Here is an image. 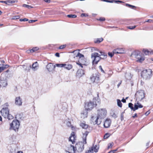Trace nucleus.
<instances>
[{
  "mask_svg": "<svg viewBox=\"0 0 153 153\" xmlns=\"http://www.w3.org/2000/svg\"><path fill=\"white\" fill-rule=\"evenodd\" d=\"M88 133V131H85L84 133H83L82 142H79L77 143L76 144L75 146L71 145V147L72 148L74 152L73 153H75L76 150L79 152H81L84 149V144L87 143V137Z\"/></svg>",
  "mask_w": 153,
  "mask_h": 153,
  "instance_id": "f257e3e1",
  "label": "nucleus"
},
{
  "mask_svg": "<svg viewBox=\"0 0 153 153\" xmlns=\"http://www.w3.org/2000/svg\"><path fill=\"white\" fill-rule=\"evenodd\" d=\"M97 98H94L92 101H90L89 102H87L85 104V107L87 110H91L95 106H96L97 104H100V101L97 100Z\"/></svg>",
  "mask_w": 153,
  "mask_h": 153,
  "instance_id": "f03ea898",
  "label": "nucleus"
},
{
  "mask_svg": "<svg viewBox=\"0 0 153 153\" xmlns=\"http://www.w3.org/2000/svg\"><path fill=\"white\" fill-rule=\"evenodd\" d=\"M152 71L151 69L143 70L141 72L142 77L146 80L150 79L152 75Z\"/></svg>",
  "mask_w": 153,
  "mask_h": 153,
  "instance_id": "7ed1b4c3",
  "label": "nucleus"
},
{
  "mask_svg": "<svg viewBox=\"0 0 153 153\" xmlns=\"http://www.w3.org/2000/svg\"><path fill=\"white\" fill-rule=\"evenodd\" d=\"M20 125V123L18 120H14L10 124L9 129L13 130L16 132L18 131Z\"/></svg>",
  "mask_w": 153,
  "mask_h": 153,
  "instance_id": "20e7f679",
  "label": "nucleus"
},
{
  "mask_svg": "<svg viewBox=\"0 0 153 153\" xmlns=\"http://www.w3.org/2000/svg\"><path fill=\"white\" fill-rule=\"evenodd\" d=\"M91 58L93 59L92 63L93 65L94 64L96 65L101 59V56L97 53H92L91 55Z\"/></svg>",
  "mask_w": 153,
  "mask_h": 153,
  "instance_id": "39448f33",
  "label": "nucleus"
},
{
  "mask_svg": "<svg viewBox=\"0 0 153 153\" xmlns=\"http://www.w3.org/2000/svg\"><path fill=\"white\" fill-rule=\"evenodd\" d=\"M136 101H141L145 97V93L143 90H141L137 91L135 94Z\"/></svg>",
  "mask_w": 153,
  "mask_h": 153,
  "instance_id": "423d86ee",
  "label": "nucleus"
},
{
  "mask_svg": "<svg viewBox=\"0 0 153 153\" xmlns=\"http://www.w3.org/2000/svg\"><path fill=\"white\" fill-rule=\"evenodd\" d=\"M76 57H78V62H77L76 63L80 65L81 68L83 67L82 63H84V56L83 54H82L79 52H78L77 55L76 56Z\"/></svg>",
  "mask_w": 153,
  "mask_h": 153,
  "instance_id": "0eeeda50",
  "label": "nucleus"
},
{
  "mask_svg": "<svg viewBox=\"0 0 153 153\" xmlns=\"http://www.w3.org/2000/svg\"><path fill=\"white\" fill-rule=\"evenodd\" d=\"M0 112L2 116L6 118V117L9 113V110L8 108L7 107L3 108L1 110Z\"/></svg>",
  "mask_w": 153,
  "mask_h": 153,
  "instance_id": "6e6552de",
  "label": "nucleus"
},
{
  "mask_svg": "<svg viewBox=\"0 0 153 153\" xmlns=\"http://www.w3.org/2000/svg\"><path fill=\"white\" fill-rule=\"evenodd\" d=\"M106 113L107 111L105 109H101L100 110H99L98 116H99V117L104 118L105 117Z\"/></svg>",
  "mask_w": 153,
  "mask_h": 153,
  "instance_id": "1a4fd4ad",
  "label": "nucleus"
},
{
  "mask_svg": "<svg viewBox=\"0 0 153 153\" xmlns=\"http://www.w3.org/2000/svg\"><path fill=\"white\" fill-rule=\"evenodd\" d=\"M97 146L95 145L91 148H90L89 149L85 152V153H93L94 152H97L99 149V148H97Z\"/></svg>",
  "mask_w": 153,
  "mask_h": 153,
  "instance_id": "9d476101",
  "label": "nucleus"
},
{
  "mask_svg": "<svg viewBox=\"0 0 153 153\" xmlns=\"http://www.w3.org/2000/svg\"><path fill=\"white\" fill-rule=\"evenodd\" d=\"M103 118H101L100 117H99V116H97V118L95 119V118H94V117H91V120L93 122L94 120H95L94 122H93L94 123V124H97L98 125H99L101 123L102 121V119H103Z\"/></svg>",
  "mask_w": 153,
  "mask_h": 153,
  "instance_id": "9b49d317",
  "label": "nucleus"
},
{
  "mask_svg": "<svg viewBox=\"0 0 153 153\" xmlns=\"http://www.w3.org/2000/svg\"><path fill=\"white\" fill-rule=\"evenodd\" d=\"M90 79L92 81L96 83H98L99 81V76L96 74H93L92 77H91Z\"/></svg>",
  "mask_w": 153,
  "mask_h": 153,
  "instance_id": "f8f14e48",
  "label": "nucleus"
},
{
  "mask_svg": "<svg viewBox=\"0 0 153 153\" xmlns=\"http://www.w3.org/2000/svg\"><path fill=\"white\" fill-rule=\"evenodd\" d=\"M55 68V65H54L52 63H49L46 66V68L47 70L49 72L53 71Z\"/></svg>",
  "mask_w": 153,
  "mask_h": 153,
  "instance_id": "ddd939ff",
  "label": "nucleus"
},
{
  "mask_svg": "<svg viewBox=\"0 0 153 153\" xmlns=\"http://www.w3.org/2000/svg\"><path fill=\"white\" fill-rule=\"evenodd\" d=\"M143 106L139 102V101H136L134 104V111L138 109V108H141Z\"/></svg>",
  "mask_w": 153,
  "mask_h": 153,
  "instance_id": "4468645a",
  "label": "nucleus"
},
{
  "mask_svg": "<svg viewBox=\"0 0 153 153\" xmlns=\"http://www.w3.org/2000/svg\"><path fill=\"white\" fill-rule=\"evenodd\" d=\"M111 120L107 119L105 121V123L104 124V126L105 128H108L109 127L111 124Z\"/></svg>",
  "mask_w": 153,
  "mask_h": 153,
  "instance_id": "2eb2a0df",
  "label": "nucleus"
},
{
  "mask_svg": "<svg viewBox=\"0 0 153 153\" xmlns=\"http://www.w3.org/2000/svg\"><path fill=\"white\" fill-rule=\"evenodd\" d=\"M22 100L20 97H16L15 100V104L19 106H21L22 105Z\"/></svg>",
  "mask_w": 153,
  "mask_h": 153,
  "instance_id": "dca6fc26",
  "label": "nucleus"
},
{
  "mask_svg": "<svg viewBox=\"0 0 153 153\" xmlns=\"http://www.w3.org/2000/svg\"><path fill=\"white\" fill-rule=\"evenodd\" d=\"M114 53H124V51L122 48H118L113 50Z\"/></svg>",
  "mask_w": 153,
  "mask_h": 153,
  "instance_id": "f3484780",
  "label": "nucleus"
},
{
  "mask_svg": "<svg viewBox=\"0 0 153 153\" xmlns=\"http://www.w3.org/2000/svg\"><path fill=\"white\" fill-rule=\"evenodd\" d=\"M84 74L83 70L82 69H79L77 71L76 75L79 77H81Z\"/></svg>",
  "mask_w": 153,
  "mask_h": 153,
  "instance_id": "a211bd4d",
  "label": "nucleus"
},
{
  "mask_svg": "<svg viewBox=\"0 0 153 153\" xmlns=\"http://www.w3.org/2000/svg\"><path fill=\"white\" fill-rule=\"evenodd\" d=\"M87 109L82 111L81 114V117L82 119L87 117L88 116V112Z\"/></svg>",
  "mask_w": 153,
  "mask_h": 153,
  "instance_id": "6ab92c4d",
  "label": "nucleus"
},
{
  "mask_svg": "<svg viewBox=\"0 0 153 153\" xmlns=\"http://www.w3.org/2000/svg\"><path fill=\"white\" fill-rule=\"evenodd\" d=\"M141 53L140 52L138 51H135L132 52L131 54V56H134L135 57L137 58V57L139 56Z\"/></svg>",
  "mask_w": 153,
  "mask_h": 153,
  "instance_id": "aec40b11",
  "label": "nucleus"
},
{
  "mask_svg": "<svg viewBox=\"0 0 153 153\" xmlns=\"http://www.w3.org/2000/svg\"><path fill=\"white\" fill-rule=\"evenodd\" d=\"M75 137V132H72L71 134V136L69 137V140L72 142L73 144Z\"/></svg>",
  "mask_w": 153,
  "mask_h": 153,
  "instance_id": "412c9836",
  "label": "nucleus"
},
{
  "mask_svg": "<svg viewBox=\"0 0 153 153\" xmlns=\"http://www.w3.org/2000/svg\"><path fill=\"white\" fill-rule=\"evenodd\" d=\"M143 52L146 55H149L153 54V51H148V50L146 49H143Z\"/></svg>",
  "mask_w": 153,
  "mask_h": 153,
  "instance_id": "4be33fe9",
  "label": "nucleus"
},
{
  "mask_svg": "<svg viewBox=\"0 0 153 153\" xmlns=\"http://www.w3.org/2000/svg\"><path fill=\"white\" fill-rule=\"evenodd\" d=\"M9 66L8 65H4L0 64V73L6 68H8Z\"/></svg>",
  "mask_w": 153,
  "mask_h": 153,
  "instance_id": "5701e85b",
  "label": "nucleus"
},
{
  "mask_svg": "<svg viewBox=\"0 0 153 153\" xmlns=\"http://www.w3.org/2000/svg\"><path fill=\"white\" fill-rule=\"evenodd\" d=\"M7 85V83L6 80H2L1 79L0 82V86L4 87Z\"/></svg>",
  "mask_w": 153,
  "mask_h": 153,
  "instance_id": "b1692460",
  "label": "nucleus"
},
{
  "mask_svg": "<svg viewBox=\"0 0 153 153\" xmlns=\"http://www.w3.org/2000/svg\"><path fill=\"white\" fill-rule=\"evenodd\" d=\"M137 59H138L137 60V61L140 63H141L145 60L144 57L143 56H141V55H140L139 56L137 57Z\"/></svg>",
  "mask_w": 153,
  "mask_h": 153,
  "instance_id": "393cba45",
  "label": "nucleus"
},
{
  "mask_svg": "<svg viewBox=\"0 0 153 153\" xmlns=\"http://www.w3.org/2000/svg\"><path fill=\"white\" fill-rule=\"evenodd\" d=\"M39 65L38 64L37 62H36L33 63L32 65V68L34 71H35L37 69V68Z\"/></svg>",
  "mask_w": 153,
  "mask_h": 153,
  "instance_id": "a878e982",
  "label": "nucleus"
},
{
  "mask_svg": "<svg viewBox=\"0 0 153 153\" xmlns=\"http://www.w3.org/2000/svg\"><path fill=\"white\" fill-rule=\"evenodd\" d=\"M80 126L82 128L85 129H87L89 126L88 125L83 123H81L80 124Z\"/></svg>",
  "mask_w": 153,
  "mask_h": 153,
  "instance_id": "bb28decb",
  "label": "nucleus"
},
{
  "mask_svg": "<svg viewBox=\"0 0 153 153\" xmlns=\"http://www.w3.org/2000/svg\"><path fill=\"white\" fill-rule=\"evenodd\" d=\"M64 68L68 70H69L71 69L72 68V65H66L64 64Z\"/></svg>",
  "mask_w": 153,
  "mask_h": 153,
  "instance_id": "cd10ccee",
  "label": "nucleus"
},
{
  "mask_svg": "<svg viewBox=\"0 0 153 153\" xmlns=\"http://www.w3.org/2000/svg\"><path fill=\"white\" fill-rule=\"evenodd\" d=\"M107 2H109V3H113V2H114L115 3H118V2H119V3H124L122 1H120V0H107Z\"/></svg>",
  "mask_w": 153,
  "mask_h": 153,
  "instance_id": "c85d7f7f",
  "label": "nucleus"
},
{
  "mask_svg": "<svg viewBox=\"0 0 153 153\" xmlns=\"http://www.w3.org/2000/svg\"><path fill=\"white\" fill-rule=\"evenodd\" d=\"M103 40V39L102 38H98L95 39L94 40V42L95 43H100Z\"/></svg>",
  "mask_w": 153,
  "mask_h": 153,
  "instance_id": "c756f323",
  "label": "nucleus"
},
{
  "mask_svg": "<svg viewBox=\"0 0 153 153\" xmlns=\"http://www.w3.org/2000/svg\"><path fill=\"white\" fill-rule=\"evenodd\" d=\"M39 48L38 47H35L33 48L32 49H30V52L31 53H33V52H35L36 51H37L39 49Z\"/></svg>",
  "mask_w": 153,
  "mask_h": 153,
  "instance_id": "7c9ffc66",
  "label": "nucleus"
},
{
  "mask_svg": "<svg viewBox=\"0 0 153 153\" xmlns=\"http://www.w3.org/2000/svg\"><path fill=\"white\" fill-rule=\"evenodd\" d=\"M133 104L131 103H128V107L130 108L132 110L135 111L134 110V107H133Z\"/></svg>",
  "mask_w": 153,
  "mask_h": 153,
  "instance_id": "2f4dec72",
  "label": "nucleus"
},
{
  "mask_svg": "<svg viewBox=\"0 0 153 153\" xmlns=\"http://www.w3.org/2000/svg\"><path fill=\"white\" fill-rule=\"evenodd\" d=\"M6 118H7L9 120H10L13 119V117L9 113L7 115V116L6 117Z\"/></svg>",
  "mask_w": 153,
  "mask_h": 153,
  "instance_id": "473e14b6",
  "label": "nucleus"
},
{
  "mask_svg": "<svg viewBox=\"0 0 153 153\" xmlns=\"http://www.w3.org/2000/svg\"><path fill=\"white\" fill-rule=\"evenodd\" d=\"M117 101L118 106L120 107H122V104L120 100L119 99H117Z\"/></svg>",
  "mask_w": 153,
  "mask_h": 153,
  "instance_id": "72a5a7b5",
  "label": "nucleus"
},
{
  "mask_svg": "<svg viewBox=\"0 0 153 153\" xmlns=\"http://www.w3.org/2000/svg\"><path fill=\"white\" fill-rule=\"evenodd\" d=\"M67 17L69 18H75L77 16L75 14H69L67 16Z\"/></svg>",
  "mask_w": 153,
  "mask_h": 153,
  "instance_id": "f704fd0d",
  "label": "nucleus"
},
{
  "mask_svg": "<svg viewBox=\"0 0 153 153\" xmlns=\"http://www.w3.org/2000/svg\"><path fill=\"white\" fill-rule=\"evenodd\" d=\"M66 125H67V126L68 127L71 126V129L72 130H73V128H74V126L71 125V123L70 122L68 121V122H67V123Z\"/></svg>",
  "mask_w": 153,
  "mask_h": 153,
  "instance_id": "c9c22d12",
  "label": "nucleus"
},
{
  "mask_svg": "<svg viewBox=\"0 0 153 153\" xmlns=\"http://www.w3.org/2000/svg\"><path fill=\"white\" fill-rule=\"evenodd\" d=\"M110 136V134L108 133H106L104 135L103 138L104 139L108 138Z\"/></svg>",
  "mask_w": 153,
  "mask_h": 153,
  "instance_id": "e433bc0d",
  "label": "nucleus"
},
{
  "mask_svg": "<svg viewBox=\"0 0 153 153\" xmlns=\"http://www.w3.org/2000/svg\"><path fill=\"white\" fill-rule=\"evenodd\" d=\"M126 6H128V7H131L132 9H134V8H136L135 6H133V5H131L130 4H126Z\"/></svg>",
  "mask_w": 153,
  "mask_h": 153,
  "instance_id": "4c0bfd02",
  "label": "nucleus"
},
{
  "mask_svg": "<svg viewBox=\"0 0 153 153\" xmlns=\"http://www.w3.org/2000/svg\"><path fill=\"white\" fill-rule=\"evenodd\" d=\"M23 7H26V8H28L29 9H30L31 8H32L33 7H31V6H30V5H27V4H23Z\"/></svg>",
  "mask_w": 153,
  "mask_h": 153,
  "instance_id": "58836bf2",
  "label": "nucleus"
},
{
  "mask_svg": "<svg viewBox=\"0 0 153 153\" xmlns=\"http://www.w3.org/2000/svg\"><path fill=\"white\" fill-rule=\"evenodd\" d=\"M136 27V26L134 25V26H128L127 28L129 29H131V30H133Z\"/></svg>",
  "mask_w": 153,
  "mask_h": 153,
  "instance_id": "ea45409f",
  "label": "nucleus"
},
{
  "mask_svg": "<svg viewBox=\"0 0 153 153\" xmlns=\"http://www.w3.org/2000/svg\"><path fill=\"white\" fill-rule=\"evenodd\" d=\"M20 18V16H15L13 17L12 19H19Z\"/></svg>",
  "mask_w": 153,
  "mask_h": 153,
  "instance_id": "a19ab883",
  "label": "nucleus"
},
{
  "mask_svg": "<svg viewBox=\"0 0 153 153\" xmlns=\"http://www.w3.org/2000/svg\"><path fill=\"white\" fill-rule=\"evenodd\" d=\"M56 66L58 67H63L64 66V64H56Z\"/></svg>",
  "mask_w": 153,
  "mask_h": 153,
  "instance_id": "79ce46f5",
  "label": "nucleus"
},
{
  "mask_svg": "<svg viewBox=\"0 0 153 153\" xmlns=\"http://www.w3.org/2000/svg\"><path fill=\"white\" fill-rule=\"evenodd\" d=\"M114 145V143L113 142H112V143H109L108 144V149H109L110 148H111V147L113 146Z\"/></svg>",
  "mask_w": 153,
  "mask_h": 153,
  "instance_id": "37998d69",
  "label": "nucleus"
},
{
  "mask_svg": "<svg viewBox=\"0 0 153 153\" xmlns=\"http://www.w3.org/2000/svg\"><path fill=\"white\" fill-rule=\"evenodd\" d=\"M101 56V59H105L107 58V54H104L103 56Z\"/></svg>",
  "mask_w": 153,
  "mask_h": 153,
  "instance_id": "c03bdc74",
  "label": "nucleus"
},
{
  "mask_svg": "<svg viewBox=\"0 0 153 153\" xmlns=\"http://www.w3.org/2000/svg\"><path fill=\"white\" fill-rule=\"evenodd\" d=\"M105 19L104 17H100L98 20L102 22L105 21Z\"/></svg>",
  "mask_w": 153,
  "mask_h": 153,
  "instance_id": "a18cd8bd",
  "label": "nucleus"
},
{
  "mask_svg": "<svg viewBox=\"0 0 153 153\" xmlns=\"http://www.w3.org/2000/svg\"><path fill=\"white\" fill-rule=\"evenodd\" d=\"M114 54L113 52V53L109 52L108 53V56H110L111 57H112L114 56Z\"/></svg>",
  "mask_w": 153,
  "mask_h": 153,
  "instance_id": "49530a36",
  "label": "nucleus"
},
{
  "mask_svg": "<svg viewBox=\"0 0 153 153\" xmlns=\"http://www.w3.org/2000/svg\"><path fill=\"white\" fill-rule=\"evenodd\" d=\"M19 20L21 22H22V21L25 22V21H28V19H27V18H24L23 19H20Z\"/></svg>",
  "mask_w": 153,
  "mask_h": 153,
  "instance_id": "de8ad7c7",
  "label": "nucleus"
},
{
  "mask_svg": "<svg viewBox=\"0 0 153 153\" xmlns=\"http://www.w3.org/2000/svg\"><path fill=\"white\" fill-rule=\"evenodd\" d=\"M112 117H114V118H116L117 117V115H116L115 113L114 112L111 115Z\"/></svg>",
  "mask_w": 153,
  "mask_h": 153,
  "instance_id": "09e8293b",
  "label": "nucleus"
},
{
  "mask_svg": "<svg viewBox=\"0 0 153 153\" xmlns=\"http://www.w3.org/2000/svg\"><path fill=\"white\" fill-rule=\"evenodd\" d=\"M11 0H7L6 4L10 5H11Z\"/></svg>",
  "mask_w": 153,
  "mask_h": 153,
  "instance_id": "8fccbe9b",
  "label": "nucleus"
},
{
  "mask_svg": "<svg viewBox=\"0 0 153 153\" xmlns=\"http://www.w3.org/2000/svg\"><path fill=\"white\" fill-rule=\"evenodd\" d=\"M66 45H63L60 46L59 48V49H62L65 48L66 47Z\"/></svg>",
  "mask_w": 153,
  "mask_h": 153,
  "instance_id": "3c124183",
  "label": "nucleus"
},
{
  "mask_svg": "<svg viewBox=\"0 0 153 153\" xmlns=\"http://www.w3.org/2000/svg\"><path fill=\"white\" fill-rule=\"evenodd\" d=\"M123 113H124V112H122L121 113V121L123 120V116H124Z\"/></svg>",
  "mask_w": 153,
  "mask_h": 153,
  "instance_id": "603ef678",
  "label": "nucleus"
},
{
  "mask_svg": "<svg viewBox=\"0 0 153 153\" xmlns=\"http://www.w3.org/2000/svg\"><path fill=\"white\" fill-rule=\"evenodd\" d=\"M99 68L102 72L103 73H105L104 71L103 70L102 66L101 65H100L99 66Z\"/></svg>",
  "mask_w": 153,
  "mask_h": 153,
  "instance_id": "864d4df0",
  "label": "nucleus"
},
{
  "mask_svg": "<svg viewBox=\"0 0 153 153\" xmlns=\"http://www.w3.org/2000/svg\"><path fill=\"white\" fill-rule=\"evenodd\" d=\"M37 21V20H30L29 21V22L30 23H33V22H35L36 21Z\"/></svg>",
  "mask_w": 153,
  "mask_h": 153,
  "instance_id": "5fc2aeb1",
  "label": "nucleus"
},
{
  "mask_svg": "<svg viewBox=\"0 0 153 153\" xmlns=\"http://www.w3.org/2000/svg\"><path fill=\"white\" fill-rule=\"evenodd\" d=\"M150 113V111H148L145 113V115L147 116L148 115H149Z\"/></svg>",
  "mask_w": 153,
  "mask_h": 153,
  "instance_id": "6e6d98bb",
  "label": "nucleus"
},
{
  "mask_svg": "<svg viewBox=\"0 0 153 153\" xmlns=\"http://www.w3.org/2000/svg\"><path fill=\"white\" fill-rule=\"evenodd\" d=\"M55 55L56 56L58 57H59L60 56L59 54V53H56L55 54Z\"/></svg>",
  "mask_w": 153,
  "mask_h": 153,
  "instance_id": "4d7b16f0",
  "label": "nucleus"
},
{
  "mask_svg": "<svg viewBox=\"0 0 153 153\" xmlns=\"http://www.w3.org/2000/svg\"><path fill=\"white\" fill-rule=\"evenodd\" d=\"M9 71V70L8 69L6 71L4 72L3 73V74H5V75L6 74V73L8 72Z\"/></svg>",
  "mask_w": 153,
  "mask_h": 153,
  "instance_id": "13d9d810",
  "label": "nucleus"
},
{
  "mask_svg": "<svg viewBox=\"0 0 153 153\" xmlns=\"http://www.w3.org/2000/svg\"><path fill=\"white\" fill-rule=\"evenodd\" d=\"M44 1L45 2L48 3H49L51 2L50 0H44Z\"/></svg>",
  "mask_w": 153,
  "mask_h": 153,
  "instance_id": "bf43d9fd",
  "label": "nucleus"
},
{
  "mask_svg": "<svg viewBox=\"0 0 153 153\" xmlns=\"http://www.w3.org/2000/svg\"><path fill=\"white\" fill-rule=\"evenodd\" d=\"M104 54H107L104 52H102V54H100V56H103V55Z\"/></svg>",
  "mask_w": 153,
  "mask_h": 153,
  "instance_id": "052dcab7",
  "label": "nucleus"
},
{
  "mask_svg": "<svg viewBox=\"0 0 153 153\" xmlns=\"http://www.w3.org/2000/svg\"><path fill=\"white\" fill-rule=\"evenodd\" d=\"M104 54H107L104 52H102V54H100V56H103V55Z\"/></svg>",
  "mask_w": 153,
  "mask_h": 153,
  "instance_id": "680f3d73",
  "label": "nucleus"
},
{
  "mask_svg": "<svg viewBox=\"0 0 153 153\" xmlns=\"http://www.w3.org/2000/svg\"><path fill=\"white\" fill-rule=\"evenodd\" d=\"M121 101L123 103H125L126 102V99H124V98H123V99L121 100Z\"/></svg>",
  "mask_w": 153,
  "mask_h": 153,
  "instance_id": "e2e57ef3",
  "label": "nucleus"
},
{
  "mask_svg": "<svg viewBox=\"0 0 153 153\" xmlns=\"http://www.w3.org/2000/svg\"><path fill=\"white\" fill-rule=\"evenodd\" d=\"M16 1H14V0H11V4H13V3H15V2Z\"/></svg>",
  "mask_w": 153,
  "mask_h": 153,
  "instance_id": "0e129e2a",
  "label": "nucleus"
},
{
  "mask_svg": "<svg viewBox=\"0 0 153 153\" xmlns=\"http://www.w3.org/2000/svg\"><path fill=\"white\" fill-rule=\"evenodd\" d=\"M121 82H122V81H121L117 85V87L118 88H119V86L121 84Z\"/></svg>",
  "mask_w": 153,
  "mask_h": 153,
  "instance_id": "69168bd1",
  "label": "nucleus"
},
{
  "mask_svg": "<svg viewBox=\"0 0 153 153\" xmlns=\"http://www.w3.org/2000/svg\"><path fill=\"white\" fill-rule=\"evenodd\" d=\"M86 14H85V13H82L81 14V16L82 17H83V16H86Z\"/></svg>",
  "mask_w": 153,
  "mask_h": 153,
  "instance_id": "338daca9",
  "label": "nucleus"
},
{
  "mask_svg": "<svg viewBox=\"0 0 153 153\" xmlns=\"http://www.w3.org/2000/svg\"><path fill=\"white\" fill-rule=\"evenodd\" d=\"M149 145V142H148L146 143V146L147 148H148Z\"/></svg>",
  "mask_w": 153,
  "mask_h": 153,
  "instance_id": "774afa93",
  "label": "nucleus"
}]
</instances>
